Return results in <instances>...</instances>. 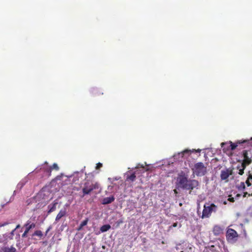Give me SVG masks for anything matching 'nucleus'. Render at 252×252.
<instances>
[{
	"label": "nucleus",
	"mask_w": 252,
	"mask_h": 252,
	"mask_svg": "<svg viewBox=\"0 0 252 252\" xmlns=\"http://www.w3.org/2000/svg\"><path fill=\"white\" fill-rule=\"evenodd\" d=\"M243 156L244 159L240 165L237 167L239 170V174L242 175L244 174V170L246 166L252 162V152L251 150H244L243 151Z\"/></svg>",
	"instance_id": "1"
},
{
	"label": "nucleus",
	"mask_w": 252,
	"mask_h": 252,
	"mask_svg": "<svg viewBox=\"0 0 252 252\" xmlns=\"http://www.w3.org/2000/svg\"><path fill=\"white\" fill-rule=\"evenodd\" d=\"M228 144H230L229 147H230L231 151H233L238 147H239V150H241L246 146H252V137L249 140H237L235 143L230 141L228 142Z\"/></svg>",
	"instance_id": "2"
},
{
	"label": "nucleus",
	"mask_w": 252,
	"mask_h": 252,
	"mask_svg": "<svg viewBox=\"0 0 252 252\" xmlns=\"http://www.w3.org/2000/svg\"><path fill=\"white\" fill-rule=\"evenodd\" d=\"M217 206H203V209L200 206H198L197 214L202 219L208 218L212 211H216Z\"/></svg>",
	"instance_id": "3"
},
{
	"label": "nucleus",
	"mask_w": 252,
	"mask_h": 252,
	"mask_svg": "<svg viewBox=\"0 0 252 252\" xmlns=\"http://www.w3.org/2000/svg\"><path fill=\"white\" fill-rule=\"evenodd\" d=\"M99 188L100 185L97 182L93 183L92 181L86 180L82 189L83 195L89 194L93 190L98 189Z\"/></svg>",
	"instance_id": "4"
},
{
	"label": "nucleus",
	"mask_w": 252,
	"mask_h": 252,
	"mask_svg": "<svg viewBox=\"0 0 252 252\" xmlns=\"http://www.w3.org/2000/svg\"><path fill=\"white\" fill-rule=\"evenodd\" d=\"M192 170L196 176H203L207 173V166L203 163L199 162L194 164Z\"/></svg>",
	"instance_id": "5"
},
{
	"label": "nucleus",
	"mask_w": 252,
	"mask_h": 252,
	"mask_svg": "<svg viewBox=\"0 0 252 252\" xmlns=\"http://www.w3.org/2000/svg\"><path fill=\"white\" fill-rule=\"evenodd\" d=\"M238 234L235 230L231 228L227 230L226 238L228 241L233 243L236 240Z\"/></svg>",
	"instance_id": "6"
},
{
	"label": "nucleus",
	"mask_w": 252,
	"mask_h": 252,
	"mask_svg": "<svg viewBox=\"0 0 252 252\" xmlns=\"http://www.w3.org/2000/svg\"><path fill=\"white\" fill-rule=\"evenodd\" d=\"M233 174V168H227L225 170L221 171L220 177L221 180L228 181L229 176Z\"/></svg>",
	"instance_id": "7"
},
{
	"label": "nucleus",
	"mask_w": 252,
	"mask_h": 252,
	"mask_svg": "<svg viewBox=\"0 0 252 252\" xmlns=\"http://www.w3.org/2000/svg\"><path fill=\"white\" fill-rule=\"evenodd\" d=\"M199 186V182L196 180H189L185 186V189L191 190L197 188Z\"/></svg>",
	"instance_id": "8"
},
{
	"label": "nucleus",
	"mask_w": 252,
	"mask_h": 252,
	"mask_svg": "<svg viewBox=\"0 0 252 252\" xmlns=\"http://www.w3.org/2000/svg\"><path fill=\"white\" fill-rule=\"evenodd\" d=\"M188 180L185 176H180L178 179V185L183 189H185V186L187 185Z\"/></svg>",
	"instance_id": "9"
},
{
	"label": "nucleus",
	"mask_w": 252,
	"mask_h": 252,
	"mask_svg": "<svg viewBox=\"0 0 252 252\" xmlns=\"http://www.w3.org/2000/svg\"><path fill=\"white\" fill-rule=\"evenodd\" d=\"M228 142H222L221 143V147L222 148L223 152L227 155L231 153L230 147L227 146Z\"/></svg>",
	"instance_id": "10"
},
{
	"label": "nucleus",
	"mask_w": 252,
	"mask_h": 252,
	"mask_svg": "<svg viewBox=\"0 0 252 252\" xmlns=\"http://www.w3.org/2000/svg\"><path fill=\"white\" fill-rule=\"evenodd\" d=\"M24 226L26 228L25 231L29 232V231L32 228H33L35 227V223L33 222H31L30 220L27 221L26 223L24 225Z\"/></svg>",
	"instance_id": "11"
},
{
	"label": "nucleus",
	"mask_w": 252,
	"mask_h": 252,
	"mask_svg": "<svg viewBox=\"0 0 252 252\" xmlns=\"http://www.w3.org/2000/svg\"><path fill=\"white\" fill-rule=\"evenodd\" d=\"M66 212V209L65 208L62 209L60 211L59 214L57 215V216L56 218L55 221H58L62 217H63V216H64L65 215Z\"/></svg>",
	"instance_id": "12"
},
{
	"label": "nucleus",
	"mask_w": 252,
	"mask_h": 252,
	"mask_svg": "<svg viewBox=\"0 0 252 252\" xmlns=\"http://www.w3.org/2000/svg\"><path fill=\"white\" fill-rule=\"evenodd\" d=\"M246 184L247 185L246 189L250 191V190L252 189V176H249L246 181Z\"/></svg>",
	"instance_id": "13"
},
{
	"label": "nucleus",
	"mask_w": 252,
	"mask_h": 252,
	"mask_svg": "<svg viewBox=\"0 0 252 252\" xmlns=\"http://www.w3.org/2000/svg\"><path fill=\"white\" fill-rule=\"evenodd\" d=\"M136 172L137 171H135V172L132 173V174H131L129 175H128L127 176V177H126V181H130V182H134L135 180V179H136Z\"/></svg>",
	"instance_id": "14"
},
{
	"label": "nucleus",
	"mask_w": 252,
	"mask_h": 252,
	"mask_svg": "<svg viewBox=\"0 0 252 252\" xmlns=\"http://www.w3.org/2000/svg\"><path fill=\"white\" fill-rule=\"evenodd\" d=\"M114 200V197L113 196L105 197L103 199V204L104 205L111 203Z\"/></svg>",
	"instance_id": "15"
},
{
	"label": "nucleus",
	"mask_w": 252,
	"mask_h": 252,
	"mask_svg": "<svg viewBox=\"0 0 252 252\" xmlns=\"http://www.w3.org/2000/svg\"><path fill=\"white\" fill-rule=\"evenodd\" d=\"M2 250L3 252H17L16 249L12 246H11L10 247H3L2 249Z\"/></svg>",
	"instance_id": "16"
},
{
	"label": "nucleus",
	"mask_w": 252,
	"mask_h": 252,
	"mask_svg": "<svg viewBox=\"0 0 252 252\" xmlns=\"http://www.w3.org/2000/svg\"><path fill=\"white\" fill-rule=\"evenodd\" d=\"M221 232H222V229L220 226H219L218 225L214 226V227L213 228V232L215 235H219L221 233Z\"/></svg>",
	"instance_id": "17"
},
{
	"label": "nucleus",
	"mask_w": 252,
	"mask_h": 252,
	"mask_svg": "<svg viewBox=\"0 0 252 252\" xmlns=\"http://www.w3.org/2000/svg\"><path fill=\"white\" fill-rule=\"evenodd\" d=\"M110 228L111 226L109 224H105L102 225L100 227V230L101 231V232H104L108 231Z\"/></svg>",
	"instance_id": "18"
},
{
	"label": "nucleus",
	"mask_w": 252,
	"mask_h": 252,
	"mask_svg": "<svg viewBox=\"0 0 252 252\" xmlns=\"http://www.w3.org/2000/svg\"><path fill=\"white\" fill-rule=\"evenodd\" d=\"M194 150L191 151L189 150H185L183 152L179 153V155L181 156L182 158L184 157V156L186 154H188V155H189L191 152H193Z\"/></svg>",
	"instance_id": "19"
},
{
	"label": "nucleus",
	"mask_w": 252,
	"mask_h": 252,
	"mask_svg": "<svg viewBox=\"0 0 252 252\" xmlns=\"http://www.w3.org/2000/svg\"><path fill=\"white\" fill-rule=\"evenodd\" d=\"M88 221V219H86V220H84L83 221L81 222V223L80 224L79 227L78 228V230H80L82 229V228L85 225L87 224Z\"/></svg>",
	"instance_id": "20"
},
{
	"label": "nucleus",
	"mask_w": 252,
	"mask_h": 252,
	"mask_svg": "<svg viewBox=\"0 0 252 252\" xmlns=\"http://www.w3.org/2000/svg\"><path fill=\"white\" fill-rule=\"evenodd\" d=\"M38 236L41 238L43 236V233H42V231L40 230H36L32 234V236Z\"/></svg>",
	"instance_id": "21"
},
{
	"label": "nucleus",
	"mask_w": 252,
	"mask_h": 252,
	"mask_svg": "<svg viewBox=\"0 0 252 252\" xmlns=\"http://www.w3.org/2000/svg\"><path fill=\"white\" fill-rule=\"evenodd\" d=\"M50 167L52 169V170L54 169V170H55L56 171H58L59 170V167L58 164L57 163H54L52 165V166H50Z\"/></svg>",
	"instance_id": "22"
},
{
	"label": "nucleus",
	"mask_w": 252,
	"mask_h": 252,
	"mask_svg": "<svg viewBox=\"0 0 252 252\" xmlns=\"http://www.w3.org/2000/svg\"><path fill=\"white\" fill-rule=\"evenodd\" d=\"M43 192H41L40 193H39L35 197V198H34V200H38L39 199H40V198H41L43 196Z\"/></svg>",
	"instance_id": "23"
},
{
	"label": "nucleus",
	"mask_w": 252,
	"mask_h": 252,
	"mask_svg": "<svg viewBox=\"0 0 252 252\" xmlns=\"http://www.w3.org/2000/svg\"><path fill=\"white\" fill-rule=\"evenodd\" d=\"M239 189H246V186L244 182H241L240 186L239 187Z\"/></svg>",
	"instance_id": "24"
},
{
	"label": "nucleus",
	"mask_w": 252,
	"mask_h": 252,
	"mask_svg": "<svg viewBox=\"0 0 252 252\" xmlns=\"http://www.w3.org/2000/svg\"><path fill=\"white\" fill-rule=\"evenodd\" d=\"M45 171L48 174L49 176H50L52 172V169L50 168V167H48L45 169Z\"/></svg>",
	"instance_id": "25"
},
{
	"label": "nucleus",
	"mask_w": 252,
	"mask_h": 252,
	"mask_svg": "<svg viewBox=\"0 0 252 252\" xmlns=\"http://www.w3.org/2000/svg\"><path fill=\"white\" fill-rule=\"evenodd\" d=\"M102 167V164L101 163L98 162L96 164V166L95 167L96 169H99Z\"/></svg>",
	"instance_id": "26"
},
{
	"label": "nucleus",
	"mask_w": 252,
	"mask_h": 252,
	"mask_svg": "<svg viewBox=\"0 0 252 252\" xmlns=\"http://www.w3.org/2000/svg\"><path fill=\"white\" fill-rule=\"evenodd\" d=\"M8 224V222H3V223H0V227H2V226H4L7 224Z\"/></svg>",
	"instance_id": "27"
},
{
	"label": "nucleus",
	"mask_w": 252,
	"mask_h": 252,
	"mask_svg": "<svg viewBox=\"0 0 252 252\" xmlns=\"http://www.w3.org/2000/svg\"><path fill=\"white\" fill-rule=\"evenodd\" d=\"M28 232H27L26 231H25V232H24V233L22 234V237L23 238H25L27 237V234H28Z\"/></svg>",
	"instance_id": "28"
},
{
	"label": "nucleus",
	"mask_w": 252,
	"mask_h": 252,
	"mask_svg": "<svg viewBox=\"0 0 252 252\" xmlns=\"http://www.w3.org/2000/svg\"><path fill=\"white\" fill-rule=\"evenodd\" d=\"M144 166L143 165H140V164H138L136 167L135 168L137 169L139 168H144Z\"/></svg>",
	"instance_id": "29"
},
{
	"label": "nucleus",
	"mask_w": 252,
	"mask_h": 252,
	"mask_svg": "<svg viewBox=\"0 0 252 252\" xmlns=\"http://www.w3.org/2000/svg\"><path fill=\"white\" fill-rule=\"evenodd\" d=\"M15 230H16V229H14V230H13L10 232V235L11 236V238H10V239H12V237H13V236L14 235V232H15Z\"/></svg>",
	"instance_id": "30"
},
{
	"label": "nucleus",
	"mask_w": 252,
	"mask_h": 252,
	"mask_svg": "<svg viewBox=\"0 0 252 252\" xmlns=\"http://www.w3.org/2000/svg\"><path fill=\"white\" fill-rule=\"evenodd\" d=\"M248 194L249 196L250 195H252V193H250V192H249L248 191H246L244 192V196H246V194Z\"/></svg>",
	"instance_id": "31"
},
{
	"label": "nucleus",
	"mask_w": 252,
	"mask_h": 252,
	"mask_svg": "<svg viewBox=\"0 0 252 252\" xmlns=\"http://www.w3.org/2000/svg\"><path fill=\"white\" fill-rule=\"evenodd\" d=\"M51 227H49L47 229V230H46V234H47V233L50 231V230L51 229Z\"/></svg>",
	"instance_id": "32"
},
{
	"label": "nucleus",
	"mask_w": 252,
	"mask_h": 252,
	"mask_svg": "<svg viewBox=\"0 0 252 252\" xmlns=\"http://www.w3.org/2000/svg\"><path fill=\"white\" fill-rule=\"evenodd\" d=\"M177 223H174V224H173V227H176V226H177Z\"/></svg>",
	"instance_id": "33"
},
{
	"label": "nucleus",
	"mask_w": 252,
	"mask_h": 252,
	"mask_svg": "<svg viewBox=\"0 0 252 252\" xmlns=\"http://www.w3.org/2000/svg\"><path fill=\"white\" fill-rule=\"evenodd\" d=\"M20 225H19V224H18V225H17L15 229H17V228H19V227H20Z\"/></svg>",
	"instance_id": "34"
},
{
	"label": "nucleus",
	"mask_w": 252,
	"mask_h": 252,
	"mask_svg": "<svg viewBox=\"0 0 252 252\" xmlns=\"http://www.w3.org/2000/svg\"><path fill=\"white\" fill-rule=\"evenodd\" d=\"M45 203L44 202H42V201H41V202H39V203H38V205L39 203L43 204V203Z\"/></svg>",
	"instance_id": "35"
},
{
	"label": "nucleus",
	"mask_w": 252,
	"mask_h": 252,
	"mask_svg": "<svg viewBox=\"0 0 252 252\" xmlns=\"http://www.w3.org/2000/svg\"><path fill=\"white\" fill-rule=\"evenodd\" d=\"M240 215H240V213H237V216L238 217L240 216Z\"/></svg>",
	"instance_id": "36"
},
{
	"label": "nucleus",
	"mask_w": 252,
	"mask_h": 252,
	"mask_svg": "<svg viewBox=\"0 0 252 252\" xmlns=\"http://www.w3.org/2000/svg\"><path fill=\"white\" fill-rule=\"evenodd\" d=\"M195 152H200V150L198 149L197 151H195Z\"/></svg>",
	"instance_id": "37"
},
{
	"label": "nucleus",
	"mask_w": 252,
	"mask_h": 252,
	"mask_svg": "<svg viewBox=\"0 0 252 252\" xmlns=\"http://www.w3.org/2000/svg\"><path fill=\"white\" fill-rule=\"evenodd\" d=\"M174 191H175V193H177V191H176V189H174Z\"/></svg>",
	"instance_id": "38"
},
{
	"label": "nucleus",
	"mask_w": 252,
	"mask_h": 252,
	"mask_svg": "<svg viewBox=\"0 0 252 252\" xmlns=\"http://www.w3.org/2000/svg\"><path fill=\"white\" fill-rule=\"evenodd\" d=\"M230 199H231V200H233H233H234L233 198H231Z\"/></svg>",
	"instance_id": "39"
},
{
	"label": "nucleus",
	"mask_w": 252,
	"mask_h": 252,
	"mask_svg": "<svg viewBox=\"0 0 252 252\" xmlns=\"http://www.w3.org/2000/svg\"><path fill=\"white\" fill-rule=\"evenodd\" d=\"M179 205H182V203H179Z\"/></svg>",
	"instance_id": "40"
},
{
	"label": "nucleus",
	"mask_w": 252,
	"mask_h": 252,
	"mask_svg": "<svg viewBox=\"0 0 252 252\" xmlns=\"http://www.w3.org/2000/svg\"><path fill=\"white\" fill-rule=\"evenodd\" d=\"M210 205H214V204L212 203V204H211Z\"/></svg>",
	"instance_id": "41"
},
{
	"label": "nucleus",
	"mask_w": 252,
	"mask_h": 252,
	"mask_svg": "<svg viewBox=\"0 0 252 252\" xmlns=\"http://www.w3.org/2000/svg\"><path fill=\"white\" fill-rule=\"evenodd\" d=\"M122 222V221H119V223Z\"/></svg>",
	"instance_id": "42"
},
{
	"label": "nucleus",
	"mask_w": 252,
	"mask_h": 252,
	"mask_svg": "<svg viewBox=\"0 0 252 252\" xmlns=\"http://www.w3.org/2000/svg\"><path fill=\"white\" fill-rule=\"evenodd\" d=\"M122 222V221H119V223Z\"/></svg>",
	"instance_id": "43"
},
{
	"label": "nucleus",
	"mask_w": 252,
	"mask_h": 252,
	"mask_svg": "<svg viewBox=\"0 0 252 252\" xmlns=\"http://www.w3.org/2000/svg\"><path fill=\"white\" fill-rule=\"evenodd\" d=\"M56 204H57V203H54L53 205H56Z\"/></svg>",
	"instance_id": "44"
}]
</instances>
